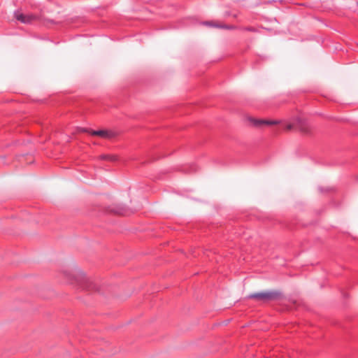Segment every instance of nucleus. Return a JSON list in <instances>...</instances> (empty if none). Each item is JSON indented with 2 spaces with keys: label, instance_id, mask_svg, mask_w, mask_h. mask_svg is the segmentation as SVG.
Segmentation results:
<instances>
[{
  "label": "nucleus",
  "instance_id": "obj_8",
  "mask_svg": "<svg viewBox=\"0 0 358 358\" xmlns=\"http://www.w3.org/2000/svg\"><path fill=\"white\" fill-rule=\"evenodd\" d=\"M296 127L295 118L294 119V122H286L285 123V128L287 131H291Z\"/></svg>",
  "mask_w": 358,
  "mask_h": 358
},
{
  "label": "nucleus",
  "instance_id": "obj_2",
  "mask_svg": "<svg viewBox=\"0 0 358 358\" xmlns=\"http://www.w3.org/2000/svg\"><path fill=\"white\" fill-rule=\"evenodd\" d=\"M82 131L90 132L92 135L99 136L101 138L106 139H111L116 136L117 134L112 130H98V131H88L85 129H82Z\"/></svg>",
  "mask_w": 358,
  "mask_h": 358
},
{
  "label": "nucleus",
  "instance_id": "obj_5",
  "mask_svg": "<svg viewBox=\"0 0 358 358\" xmlns=\"http://www.w3.org/2000/svg\"><path fill=\"white\" fill-rule=\"evenodd\" d=\"M250 121L256 127H261L264 125H273L276 124L278 122L276 121H269L264 120H257L254 118H250Z\"/></svg>",
  "mask_w": 358,
  "mask_h": 358
},
{
  "label": "nucleus",
  "instance_id": "obj_7",
  "mask_svg": "<svg viewBox=\"0 0 358 358\" xmlns=\"http://www.w3.org/2000/svg\"><path fill=\"white\" fill-rule=\"evenodd\" d=\"M207 26H210V27H217V28H224V29H229V27L226 26V25H224V24H221L217 22H206L204 23Z\"/></svg>",
  "mask_w": 358,
  "mask_h": 358
},
{
  "label": "nucleus",
  "instance_id": "obj_1",
  "mask_svg": "<svg viewBox=\"0 0 358 358\" xmlns=\"http://www.w3.org/2000/svg\"><path fill=\"white\" fill-rule=\"evenodd\" d=\"M282 297V294L278 290L265 291L259 293L250 294L249 298L255 299L262 301H270L280 299Z\"/></svg>",
  "mask_w": 358,
  "mask_h": 358
},
{
  "label": "nucleus",
  "instance_id": "obj_4",
  "mask_svg": "<svg viewBox=\"0 0 358 358\" xmlns=\"http://www.w3.org/2000/svg\"><path fill=\"white\" fill-rule=\"evenodd\" d=\"M296 127L303 134H309L310 127L300 117H295Z\"/></svg>",
  "mask_w": 358,
  "mask_h": 358
},
{
  "label": "nucleus",
  "instance_id": "obj_6",
  "mask_svg": "<svg viewBox=\"0 0 358 358\" xmlns=\"http://www.w3.org/2000/svg\"><path fill=\"white\" fill-rule=\"evenodd\" d=\"M101 159L110 162H115L118 159V157L115 155H102L99 157Z\"/></svg>",
  "mask_w": 358,
  "mask_h": 358
},
{
  "label": "nucleus",
  "instance_id": "obj_3",
  "mask_svg": "<svg viewBox=\"0 0 358 358\" xmlns=\"http://www.w3.org/2000/svg\"><path fill=\"white\" fill-rule=\"evenodd\" d=\"M15 17L24 24H30L37 20V16L33 14H24L20 12H15Z\"/></svg>",
  "mask_w": 358,
  "mask_h": 358
}]
</instances>
